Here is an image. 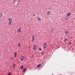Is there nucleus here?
Listing matches in <instances>:
<instances>
[{
	"label": "nucleus",
	"mask_w": 75,
	"mask_h": 75,
	"mask_svg": "<svg viewBox=\"0 0 75 75\" xmlns=\"http://www.w3.org/2000/svg\"><path fill=\"white\" fill-rule=\"evenodd\" d=\"M9 22L8 23V24H11V22H12V19H11V18H10L9 19Z\"/></svg>",
	"instance_id": "f257e3e1"
},
{
	"label": "nucleus",
	"mask_w": 75,
	"mask_h": 75,
	"mask_svg": "<svg viewBox=\"0 0 75 75\" xmlns=\"http://www.w3.org/2000/svg\"><path fill=\"white\" fill-rule=\"evenodd\" d=\"M17 31L19 33H20V31H21V28H19L18 29H17Z\"/></svg>",
	"instance_id": "f03ea898"
},
{
	"label": "nucleus",
	"mask_w": 75,
	"mask_h": 75,
	"mask_svg": "<svg viewBox=\"0 0 75 75\" xmlns=\"http://www.w3.org/2000/svg\"><path fill=\"white\" fill-rule=\"evenodd\" d=\"M46 47H47V43H45V45H44L43 46L44 48H45Z\"/></svg>",
	"instance_id": "7ed1b4c3"
},
{
	"label": "nucleus",
	"mask_w": 75,
	"mask_h": 75,
	"mask_svg": "<svg viewBox=\"0 0 75 75\" xmlns=\"http://www.w3.org/2000/svg\"><path fill=\"white\" fill-rule=\"evenodd\" d=\"M21 61H22V60H23V59H24V57L22 56L21 57Z\"/></svg>",
	"instance_id": "20e7f679"
},
{
	"label": "nucleus",
	"mask_w": 75,
	"mask_h": 75,
	"mask_svg": "<svg viewBox=\"0 0 75 75\" xmlns=\"http://www.w3.org/2000/svg\"><path fill=\"white\" fill-rule=\"evenodd\" d=\"M41 64H38L37 65V67H41Z\"/></svg>",
	"instance_id": "39448f33"
},
{
	"label": "nucleus",
	"mask_w": 75,
	"mask_h": 75,
	"mask_svg": "<svg viewBox=\"0 0 75 75\" xmlns=\"http://www.w3.org/2000/svg\"><path fill=\"white\" fill-rule=\"evenodd\" d=\"M2 15H3V13H0V18L2 17Z\"/></svg>",
	"instance_id": "423d86ee"
},
{
	"label": "nucleus",
	"mask_w": 75,
	"mask_h": 75,
	"mask_svg": "<svg viewBox=\"0 0 75 75\" xmlns=\"http://www.w3.org/2000/svg\"><path fill=\"white\" fill-rule=\"evenodd\" d=\"M38 20L39 21H41V18H40L39 17H37Z\"/></svg>",
	"instance_id": "0eeeda50"
},
{
	"label": "nucleus",
	"mask_w": 75,
	"mask_h": 75,
	"mask_svg": "<svg viewBox=\"0 0 75 75\" xmlns=\"http://www.w3.org/2000/svg\"><path fill=\"white\" fill-rule=\"evenodd\" d=\"M71 12L68 13L67 15V16H70V15H71Z\"/></svg>",
	"instance_id": "6e6552de"
},
{
	"label": "nucleus",
	"mask_w": 75,
	"mask_h": 75,
	"mask_svg": "<svg viewBox=\"0 0 75 75\" xmlns=\"http://www.w3.org/2000/svg\"><path fill=\"white\" fill-rule=\"evenodd\" d=\"M68 31H66L65 32V35H68Z\"/></svg>",
	"instance_id": "1a4fd4ad"
},
{
	"label": "nucleus",
	"mask_w": 75,
	"mask_h": 75,
	"mask_svg": "<svg viewBox=\"0 0 75 75\" xmlns=\"http://www.w3.org/2000/svg\"><path fill=\"white\" fill-rule=\"evenodd\" d=\"M36 48V46L35 45L33 47V50H35Z\"/></svg>",
	"instance_id": "9d476101"
},
{
	"label": "nucleus",
	"mask_w": 75,
	"mask_h": 75,
	"mask_svg": "<svg viewBox=\"0 0 75 75\" xmlns=\"http://www.w3.org/2000/svg\"><path fill=\"white\" fill-rule=\"evenodd\" d=\"M26 68H25V69H24L23 70V72H25V71H26Z\"/></svg>",
	"instance_id": "9b49d317"
},
{
	"label": "nucleus",
	"mask_w": 75,
	"mask_h": 75,
	"mask_svg": "<svg viewBox=\"0 0 75 75\" xmlns=\"http://www.w3.org/2000/svg\"><path fill=\"white\" fill-rule=\"evenodd\" d=\"M20 68H21V70H22V69H23V66L21 65V66Z\"/></svg>",
	"instance_id": "f8f14e48"
},
{
	"label": "nucleus",
	"mask_w": 75,
	"mask_h": 75,
	"mask_svg": "<svg viewBox=\"0 0 75 75\" xmlns=\"http://www.w3.org/2000/svg\"><path fill=\"white\" fill-rule=\"evenodd\" d=\"M17 52H15V54H14V56H15V57H17Z\"/></svg>",
	"instance_id": "ddd939ff"
},
{
	"label": "nucleus",
	"mask_w": 75,
	"mask_h": 75,
	"mask_svg": "<svg viewBox=\"0 0 75 75\" xmlns=\"http://www.w3.org/2000/svg\"><path fill=\"white\" fill-rule=\"evenodd\" d=\"M50 14V11H48L47 12V15H49Z\"/></svg>",
	"instance_id": "4468645a"
},
{
	"label": "nucleus",
	"mask_w": 75,
	"mask_h": 75,
	"mask_svg": "<svg viewBox=\"0 0 75 75\" xmlns=\"http://www.w3.org/2000/svg\"><path fill=\"white\" fill-rule=\"evenodd\" d=\"M50 32L51 33H54V30H51V31H50Z\"/></svg>",
	"instance_id": "2eb2a0df"
},
{
	"label": "nucleus",
	"mask_w": 75,
	"mask_h": 75,
	"mask_svg": "<svg viewBox=\"0 0 75 75\" xmlns=\"http://www.w3.org/2000/svg\"><path fill=\"white\" fill-rule=\"evenodd\" d=\"M13 68H14L15 66H16V64H14L13 65Z\"/></svg>",
	"instance_id": "dca6fc26"
},
{
	"label": "nucleus",
	"mask_w": 75,
	"mask_h": 75,
	"mask_svg": "<svg viewBox=\"0 0 75 75\" xmlns=\"http://www.w3.org/2000/svg\"><path fill=\"white\" fill-rule=\"evenodd\" d=\"M8 75H11V73H9L8 74Z\"/></svg>",
	"instance_id": "f3484780"
},
{
	"label": "nucleus",
	"mask_w": 75,
	"mask_h": 75,
	"mask_svg": "<svg viewBox=\"0 0 75 75\" xmlns=\"http://www.w3.org/2000/svg\"><path fill=\"white\" fill-rule=\"evenodd\" d=\"M18 46L19 47H20L21 45H20V43H19V44H18Z\"/></svg>",
	"instance_id": "a211bd4d"
},
{
	"label": "nucleus",
	"mask_w": 75,
	"mask_h": 75,
	"mask_svg": "<svg viewBox=\"0 0 75 75\" xmlns=\"http://www.w3.org/2000/svg\"><path fill=\"white\" fill-rule=\"evenodd\" d=\"M67 18L68 16H66V20H68V18H67Z\"/></svg>",
	"instance_id": "6ab92c4d"
},
{
	"label": "nucleus",
	"mask_w": 75,
	"mask_h": 75,
	"mask_svg": "<svg viewBox=\"0 0 75 75\" xmlns=\"http://www.w3.org/2000/svg\"><path fill=\"white\" fill-rule=\"evenodd\" d=\"M67 40L68 39H65L64 41H67Z\"/></svg>",
	"instance_id": "aec40b11"
},
{
	"label": "nucleus",
	"mask_w": 75,
	"mask_h": 75,
	"mask_svg": "<svg viewBox=\"0 0 75 75\" xmlns=\"http://www.w3.org/2000/svg\"><path fill=\"white\" fill-rule=\"evenodd\" d=\"M13 59V57H11L10 58V59H11H11Z\"/></svg>",
	"instance_id": "412c9836"
},
{
	"label": "nucleus",
	"mask_w": 75,
	"mask_h": 75,
	"mask_svg": "<svg viewBox=\"0 0 75 75\" xmlns=\"http://www.w3.org/2000/svg\"><path fill=\"white\" fill-rule=\"evenodd\" d=\"M39 50H40V51H41V50H42V49H41V48H40L39 49Z\"/></svg>",
	"instance_id": "4be33fe9"
},
{
	"label": "nucleus",
	"mask_w": 75,
	"mask_h": 75,
	"mask_svg": "<svg viewBox=\"0 0 75 75\" xmlns=\"http://www.w3.org/2000/svg\"><path fill=\"white\" fill-rule=\"evenodd\" d=\"M69 45H71V42H69Z\"/></svg>",
	"instance_id": "5701e85b"
},
{
	"label": "nucleus",
	"mask_w": 75,
	"mask_h": 75,
	"mask_svg": "<svg viewBox=\"0 0 75 75\" xmlns=\"http://www.w3.org/2000/svg\"><path fill=\"white\" fill-rule=\"evenodd\" d=\"M34 41V39H32V42H33V41Z\"/></svg>",
	"instance_id": "b1692460"
},
{
	"label": "nucleus",
	"mask_w": 75,
	"mask_h": 75,
	"mask_svg": "<svg viewBox=\"0 0 75 75\" xmlns=\"http://www.w3.org/2000/svg\"><path fill=\"white\" fill-rule=\"evenodd\" d=\"M16 0H13V1H16Z\"/></svg>",
	"instance_id": "393cba45"
},
{
	"label": "nucleus",
	"mask_w": 75,
	"mask_h": 75,
	"mask_svg": "<svg viewBox=\"0 0 75 75\" xmlns=\"http://www.w3.org/2000/svg\"><path fill=\"white\" fill-rule=\"evenodd\" d=\"M32 37L33 38H34V36H33Z\"/></svg>",
	"instance_id": "a878e982"
},
{
	"label": "nucleus",
	"mask_w": 75,
	"mask_h": 75,
	"mask_svg": "<svg viewBox=\"0 0 75 75\" xmlns=\"http://www.w3.org/2000/svg\"><path fill=\"white\" fill-rule=\"evenodd\" d=\"M60 47V46H59L58 47V48H59Z\"/></svg>",
	"instance_id": "bb28decb"
},
{
	"label": "nucleus",
	"mask_w": 75,
	"mask_h": 75,
	"mask_svg": "<svg viewBox=\"0 0 75 75\" xmlns=\"http://www.w3.org/2000/svg\"><path fill=\"white\" fill-rule=\"evenodd\" d=\"M20 1V0H18V2H19Z\"/></svg>",
	"instance_id": "cd10ccee"
},
{
	"label": "nucleus",
	"mask_w": 75,
	"mask_h": 75,
	"mask_svg": "<svg viewBox=\"0 0 75 75\" xmlns=\"http://www.w3.org/2000/svg\"><path fill=\"white\" fill-rule=\"evenodd\" d=\"M35 38H33L32 40H34Z\"/></svg>",
	"instance_id": "c85d7f7f"
},
{
	"label": "nucleus",
	"mask_w": 75,
	"mask_h": 75,
	"mask_svg": "<svg viewBox=\"0 0 75 75\" xmlns=\"http://www.w3.org/2000/svg\"><path fill=\"white\" fill-rule=\"evenodd\" d=\"M42 55H43L44 54V53H43L42 54Z\"/></svg>",
	"instance_id": "c756f323"
},
{
	"label": "nucleus",
	"mask_w": 75,
	"mask_h": 75,
	"mask_svg": "<svg viewBox=\"0 0 75 75\" xmlns=\"http://www.w3.org/2000/svg\"><path fill=\"white\" fill-rule=\"evenodd\" d=\"M33 16H35V15H34Z\"/></svg>",
	"instance_id": "7c9ffc66"
}]
</instances>
